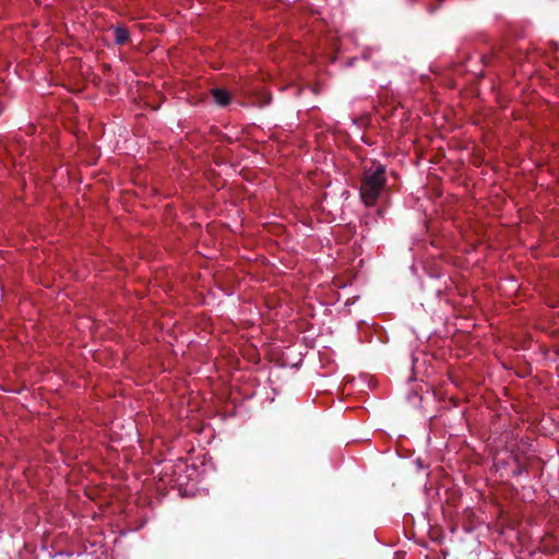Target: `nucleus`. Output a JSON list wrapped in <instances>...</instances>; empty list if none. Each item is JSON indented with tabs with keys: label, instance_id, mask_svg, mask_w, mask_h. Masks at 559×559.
Here are the masks:
<instances>
[{
	"label": "nucleus",
	"instance_id": "obj_2",
	"mask_svg": "<svg viewBox=\"0 0 559 559\" xmlns=\"http://www.w3.org/2000/svg\"><path fill=\"white\" fill-rule=\"evenodd\" d=\"M211 93L216 104L221 106H226L229 104L230 94L227 91L222 88H213Z\"/></svg>",
	"mask_w": 559,
	"mask_h": 559
},
{
	"label": "nucleus",
	"instance_id": "obj_3",
	"mask_svg": "<svg viewBox=\"0 0 559 559\" xmlns=\"http://www.w3.org/2000/svg\"><path fill=\"white\" fill-rule=\"evenodd\" d=\"M114 33H115L116 43L121 45V44H124L128 41V39H129L128 29H126L123 27H117Z\"/></svg>",
	"mask_w": 559,
	"mask_h": 559
},
{
	"label": "nucleus",
	"instance_id": "obj_1",
	"mask_svg": "<svg viewBox=\"0 0 559 559\" xmlns=\"http://www.w3.org/2000/svg\"><path fill=\"white\" fill-rule=\"evenodd\" d=\"M386 183L385 168L377 165L364 171L360 182V198L366 206H373Z\"/></svg>",
	"mask_w": 559,
	"mask_h": 559
}]
</instances>
